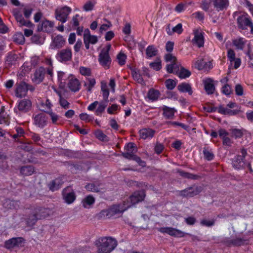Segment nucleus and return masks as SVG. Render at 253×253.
I'll return each mask as SVG.
<instances>
[{"label": "nucleus", "instance_id": "f257e3e1", "mask_svg": "<svg viewBox=\"0 0 253 253\" xmlns=\"http://www.w3.org/2000/svg\"><path fill=\"white\" fill-rule=\"evenodd\" d=\"M117 240L111 237L99 238L95 241V245L98 253H110L117 246Z\"/></svg>", "mask_w": 253, "mask_h": 253}, {"label": "nucleus", "instance_id": "f03ea898", "mask_svg": "<svg viewBox=\"0 0 253 253\" xmlns=\"http://www.w3.org/2000/svg\"><path fill=\"white\" fill-rule=\"evenodd\" d=\"M130 208V204L126 205V202L122 204L115 205L107 210H104L101 211L98 214L100 218H111L112 217H119Z\"/></svg>", "mask_w": 253, "mask_h": 253}, {"label": "nucleus", "instance_id": "7ed1b4c3", "mask_svg": "<svg viewBox=\"0 0 253 253\" xmlns=\"http://www.w3.org/2000/svg\"><path fill=\"white\" fill-rule=\"evenodd\" d=\"M12 13L18 24L19 26H25L29 29H25L24 30V35L26 37H30L33 34V29L34 28V24L29 20H26L24 19L22 10L20 8H16L12 10Z\"/></svg>", "mask_w": 253, "mask_h": 253}, {"label": "nucleus", "instance_id": "20e7f679", "mask_svg": "<svg viewBox=\"0 0 253 253\" xmlns=\"http://www.w3.org/2000/svg\"><path fill=\"white\" fill-rule=\"evenodd\" d=\"M137 149L135 145L133 143H129L125 146V152L122 155L126 159L134 160L140 166H145V163L142 161L139 157L134 155Z\"/></svg>", "mask_w": 253, "mask_h": 253}, {"label": "nucleus", "instance_id": "39448f33", "mask_svg": "<svg viewBox=\"0 0 253 253\" xmlns=\"http://www.w3.org/2000/svg\"><path fill=\"white\" fill-rule=\"evenodd\" d=\"M51 211L49 209L39 208L36 210L35 214L32 215L27 221L29 225H33L38 219H42L46 218L51 214Z\"/></svg>", "mask_w": 253, "mask_h": 253}, {"label": "nucleus", "instance_id": "423d86ee", "mask_svg": "<svg viewBox=\"0 0 253 253\" xmlns=\"http://www.w3.org/2000/svg\"><path fill=\"white\" fill-rule=\"evenodd\" d=\"M71 11L72 9L67 6L58 7L55 9V17L57 20L64 23L67 21Z\"/></svg>", "mask_w": 253, "mask_h": 253}, {"label": "nucleus", "instance_id": "0eeeda50", "mask_svg": "<svg viewBox=\"0 0 253 253\" xmlns=\"http://www.w3.org/2000/svg\"><path fill=\"white\" fill-rule=\"evenodd\" d=\"M110 48V44L107 45L105 48L101 50L99 54V63L105 68H108L111 63V59L108 53Z\"/></svg>", "mask_w": 253, "mask_h": 253}, {"label": "nucleus", "instance_id": "6e6552de", "mask_svg": "<svg viewBox=\"0 0 253 253\" xmlns=\"http://www.w3.org/2000/svg\"><path fill=\"white\" fill-rule=\"evenodd\" d=\"M237 21L238 27L240 29L245 30L250 28L251 34H253V24L248 15H242L240 16L237 19Z\"/></svg>", "mask_w": 253, "mask_h": 253}, {"label": "nucleus", "instance_id": "1a4fd4ad", "mask_svg": "<svg viewBox=\"0 0 253 253\" xmlns=\"http://www.w3.org/2000/svg\"><path fill=\"white\" fill-rule=\"evenodd\" d=\"M145 197L144 191H140L134 192L130 196L126 201H125L126 205L130 204V207L132 206L143 201Z\"/></svg>", "mask_w": 253, "mask_h": 253}, {"label": "nucleus", "instance_id": "9d476101", "mask_svg": "<svg viewBox=\"0 0 253 253\" xmlns=\"http://www.w3.org/2000/svg\"><path fill=\"white\" fill-rule=\"evenodd\" d=\"M31 106L32 103L29 100L22 99L18 102L14 108V111L16 113H26L30 110Z\"/></svg>", "mask_w": 253, "mask_h": 253}, {"label": "nucleus", "instance_id": "9b49d317", "mask_svg": "<svg viewBox=\"0 0 253 253\" xmlns=\"http://www.w3.org/2000/svg\"><path fill=\"white\" fill-rule=\"evenodd\" d=\"M194 38L192 42L194 44L196 45L199 47H201L204 44V32L201 29H197L193 31Z\"/></svg>", "mask_w": 253, "mask_h": 253}, {"label": "nucleus", "instance_id": "f8f14e48", "mask_svg": "<svg viewBox=\"0 0 253 253\" xmlns=\"http://www.w3.org/2000/svg\"><path fill=\"white\" fill-rule=\"evenodd\" d=\"M159 231L163 233H167L170 236L175 237H183L187 233L183 231L172 227H161L159 229Z\"/></svg>", "mask_w": 253, "mask_h": 253}, {"label": "nucleus", "instance_id": "ddd939ff", "mask_svg": "<svg viewBox=\"0 0 253 253\" xmlns=\"http://www.w3.org/2000/svg\"><path fill=\"white\" fill-rule=\"evenodd\" d=\"M72 52L70 48H66L60 51L56 58L60 62H66L72 59Z\"/></svg>", "mask_w": 253, "mask_h": 253}, {"label": "nucleus", "instance_id": "4468645a", "mask_svg": "<svg viewBox=\"0 0 253 253\" xmlns=\"http://www.w3.org/2000/svg\"><path fill=\"white\" fill-rule=\"evenodd\" d=\"M24 245V240L22 238H13L5 242L6 248L11 249L16 247H20Z\"/></svg>", "mask_w": 253, "mask_h": 253}, {"label": "nucleus", "instance_id": "2eb2a0df", "mask_svg": "<svg viewBox=\"0 0 253 253\" xmlns=\"http://www.w3.org/2000/svg\"><path fill=\"white\" fill-rule=\"evenodd\" d=\"M27 84L24 82L16 84L15 94L16 97L21 98L25 96L28 91Z\"/></svg>", "mask_w": 253, "mask_h": 253}, {"label": "nucleus", "instance_id": "dca6fc26", "mask_svg": "<svg viewBox=\"0 0 253 253\" xmlns=\"http://www.w3.org/2000/svg\"><path fill=\"white\" fill-rule=\"evenodd\" d=\"M65 42V39L62 36L57 35L52 37L50 47L52 49L61 48L64 45Z\"/></svg>", "mask_w": 253, "mask_h": 253}, {"label": "nucleus", "instance_id": "f3484780", "mask_svg": "<svg viewBox=\"0 0 253 253\" xmlns=\"http://www.w3.org/2000/svg\"><path fill=\"white\" fill-rule=\"evenodd\" d=\"M34 124L40 128L44 127L47 124V118L42 113H40L34 117Z\"/></svg>", "mask_w": 253, "mask_h": 253}, {"label": "nucleus", "instance_id": "a211bd4d", "mask_svg": "<svg viewBox=\"0 0 253 253\" xmlns=\"http://www.w3.org/2000/svg\"><path fill=\"white\" fill-rule=\"evenodd\" d=\"M68 86L70 89L74 92L79 91L81 86L79 81L72 75L68 77Z\"/></svg>", "mask_w": 253, "mask_h": 253}, {"label": "nucleus", "instance_id": "6ab92c4d", "mask_svg": "<svg viewBox=\"0 0 253 253\" xmlns=\"http://www.w3.org/2000/svg\"><path fill=\"white\" fill-rule=\"evenodd\" d=\"M64 200L68 204L72 203L75 200L76 196L74 192L70 187H67L63 191Z\"/></svg>", "mask_w": 253, "mask_h": 253}, {"label": "nucleus", "instance_id": "aec40b11", "mask_svg": "<svg viewBox=\"0 0 253 253\" xmlns=\"http://www.w3.org/2000/svg\"><path fill=\"white\" fill-rule=\"evenodd\" d=\"M247 40L241 37H237L232 39V45L236 50H242L245 47Z\"/></svg>", "mask_w": 253, "mask_h": 253}, {"label": "nucleus", "instance_id": "412c9836", "mask_svg": "<svg viewBox=\"0 0 253 253\" xmlns=\"http://www.w3.org/2000/svg\"><path fill=\"white\" fill-rule=\"evenodd\" d=\"M194 67L199 70L210 69L212 67L211 62H206L203 59H198L193 63Z\"/></svg>", "mask_w": 253, "mask_h": 253}, {"label": "nucleus", "instance_id": "4be33fe9", "mask_svg": "<svg viewBox=\"0 0 253 253\" xmlns=\"http://www.w3.org/2000/svg\"><path fill=\"white\" fill-rule=\"evenodd\" d=\"M54 23L48 20H42L41 25L39 26L38 30L43 32L50 33L53 31Z\"/></svg>", "mask_w": 253, "mask_h": 253}, {"label": "nucleus", "instance_id": "5701e85b", "mask_svg": "<svg viewBox=\"0 0 253 253\" xmlns=\"http://www.w3.org/2000/svg\"><path fill=\"white\" fill-rule=\"evenodd\" d=\"M217 11L223 10L229 5L228 0H210Z\"/></svg>", "mask_w": 253, "mask_h": 253}, {"label": "nucleus", "instance_id": "b1692460", "mask_svg": "<svg viewBox=\"0 0 253 253\" xmlns=\"http://www.w3.org/2000/svg\"><path fill=\"white\" fill-rule=\"evenodd\" d=\"M44 77V69L41 67L37 70L34 74L32 81L36 84H39L42 82Z\"/></svg>", "mask_w": 253, "mask_h": 253}, {"label": "nucleus", "instance_id": "393cba45", "mask_svg": "<svg viewBox=\"0 0 253 253\" xmlns=\"http://www.w3.org/2000/svg\"><path fill=\"white\" fill-rule=\"evenodd\" d=\"M205 89L208 94H212L215 90L213 81L211 79L208 78L203 81Z\"/></svg>", "mask_w": 253, "mask_h": 253}, {"label": "nucleus", "instance_id": "a878e982", "mask_svg": "<svg viewBox=\"0 0 253 253\" xmlns=\"http://www.w3.org/2000/svg\"><path fill=\"white\" fill-rule=\"evenodd\" d=\"M155 131L150 128H143L139 131V134L141 138L143 139H149L152 138Z\"/></svg>", "mask_w": 253, "mask_h": 253}, {"label": "nucleus", "instance_id": "bb28decb", "mask_svg": "<svg viewBox=\"0 0 253 253\" xmlns=\"http://www.w3.org/2000/svg\"><path fill=\"white\" fill-rule=\"evenodd\" d=\"M84 39L92 44H95L98 41L97 37L96 36L91 35L87 29L84 31Z\"/></svg>", "mask_w": 253, "mask_h": 253}, {"label": "nucleus", "instance_id": "cd10ccee", "mask_svg": "<svg viewBox=\"0 0 253 253\" xmlns=\"http://www.w3.org/2000/svg\"><path fill=\"white\" fill-rule=\"evenodd\" d=\"M233 166L237 169H240L245 167L246 164L243 161V158L241 156H238L235 158L232 162Z\"/></svg>", "mask_w": 253, "mask_h": 253}, {"label": "nucleus", "instance_id": "c85d7f7f", "mask_svg": "<svg viewBox=\"0 0 253 253\" xmlns=\"http://www.w3.org/2000/svg\"><path fill=\"white\" fill-rule=\"evenodd\" d=\"M179 68V64L177 61L172 63H168L166 66L167 71L169 73L177 74Z\"/></svg>", "mask_w": 253, "mask_h": 253}, {"label": "nucleus", "instance_id": "c756f323", "mask_svg": "<svg viewBox=\"0 0 253 253\" xmlns=\"http://www.w3.org/2000/svg\"><path fill=\"white\" fill-rule=\"evenodd\" d=\"M163 110L164 111V115L168 119H172L176 112L174 108H169L166 106L163 107Z\"/></svg>", "mask_w": 253, "mask_h": 253}, {"label": "nucleus", "instance_id": "7c9ffc66", "mask_svg": "<svg viewBox=\"0 0 253 253\" xmlns=\"http://www.w3.org/2000/svg\"><path fill=\"white\" fill-rule=\"evenodd\" d=\"M218 112L224 115H234L237 114L239 110H232L227 108L224 107L222 106H220L219 107Z\"/></svg>", "mask_w": 253, "mask_h": 253}, {"label": "nucleus", "instance_id": "2f4dec72", "mask_svg": "<svg viewBox=\"0 0 253 253\" xmlns=\"http://www.w3.org/2000/svg\"><path fill=\"white\" fill-rule=\"evenodd\" d=\"M95 199L91 196H88L82 201L83 206L84 208L89 209L94 203Z\"/></svg>", "mask_w": 253, "mask_h": 253}, {"label": "nucleus", "instance_id": "473e14b6", "mask_svg": "<svg viewBox=\"0 0 253 253\" xmlns=\"http://www.w3.org/2000/svg\"><path fill=\"white\" fill-rule=\"evenodd\" d=\"M61 179L56 178L49 184L48 187L50 190L54 191L58 189L62 184Z\"/></svg>", "mask_w": 253, "mask_h": 253}, {"label": "nucleus", "instance_id": "72a5a7b5", "mask_svg": "<svg viewBox=\"0 0 253 253\" xmlns=\"http://www.w3.org/2000/svg\"><path fill=\"white\" fill-rule=\"evenodd\" d=\"M158 50L154 45L148 46L146 50V54L148 58H150L157 54Z\"/></svg>", "mask_w": 253, "mask_h": 253}, {"label": "nucleus", "instance_id": "f704fd0d", "mask_svg": "<svg viewBox=\"0 0 253 253\" xmlns=\"http://www.w3.org/2000/svg\"><path fill=\"white\" fill-rule=\"evenodd\" d=\"M178 89L182 92H188L190 95L192 94V90L190 85L187 83H182L178 85Z\"/></svg>", "mask_w": 253, "mask_h": 253}, {"label": "nucleus", "instance_id": "c9c22d12", "mask_svg": "<svg viewBox=\"0 0 253 253\" xmlns=\"http://www.w3.org/2000/svg\"><path fill=\"white\" fill-rule=\"evenodd\" d=\"M95 84L96 81L94 78H87L84 82V86L86 90L88 91H91Z\"/></svg>", "mask_w": 253, "mask_h": 253}, {"label": "nucleus", "instance_id": "e433bc0d", "mask_svg": "<svg viewBox=\"0 0 253 253\" xmlns=\"http://www.w3.org/2000/svg\"><path fill=\"white\" fill-rule=\"evenodd\" d=\"M160 92L154 89H150L148 92V97L152 101L157 100L160 96Z\"/></svg>", "mask_w": 253, "mask_h": 253}, {"label": "nucleus", "instance_id": "4c0bfd02", "mask_svg": "<svg viewBox=\"0 0 253 253\" xmlns=\"http://www.w3.org/2000/svg\"><path fill=\"white\" fill-rule=\"evenodd\" d=\"M34 172V169L32 166L23 167L20 169V173L24 175H31Z\"/></svg>", "mask_w": 253, "mask_h": 253}, {"label": "nucleus", "instance_id": "58836bf2", "mask_svg": "<svg viewBox=\"0 0 253 253\" xmlns=\"http://www.w3.org/2000/svg\"><path fill=\"white\" fill-rule=\"evenodd\" d=\"M179 68L180 69L178 71L177 74L178 75V77L180 78L185 79L186 78L189 77L190 76L191 73L189 71L181 67H180Z\"/></svg>", "mask_w": 253, "mask_h": 253}, {"label": "nucleus", "instance_id": "ea45409f", "mask_svg": "<svg viewBox=\"0 0 253 253\" xmlns=\"http://www.w3.org/2000/svg\"><path fill=\"white\" fill-rule=\"evenodd\" d=\"M13 41L18 44H23L25 42V38L22 33H16L13 37Z\"/></svg>", "mask_w": 253, "mask_h": 253}, {"label": "nucleus", "instance_id": "a19ab883", "mask_svg": "<svg viewBox=\"0 0 253 253\" xmlns=\"http://www.w3.org/2000/svg\"><path fill=\"white\" fill-rule=\"evenodd\" d=\"M196 194L192 188H189L180 191V195L184 197H192Z\"/></svg>", "mask_w": 253, "mask_h": 253}, {"label": "nucleus", "instance_id": "79ce46f5", "mask_svg": "<svg viewBox=\"0 0 253 253\" xmlns=\"http://www.w3.org/2000/svg\"><path fill=\"white\" fill-rule=\"evenodd\" d=\"M99 185L94 183H90L85 186V189L88 191L99 192Z\"/></svg>", "mask_w": 253, "mask_h": 253}, {"label": "nucleus", "instance_id": "37998d69", "mask_svg": "<svg viewBox=\"0 0 253 253\" xmlns=\"http://www.w3.org/2000/svg\"><path fill=\"white\" fill-rule=\"evenodd\" d=\"M47 113L49 115L52 123L55 125L58 124V121L60 118L59 116L55 113L53 112L52 111H47Z\"/></svg>", "mask_w": 253, "mask_h": 253}, {"label": "nucleus", "instance_id": "c03bdc74", "mask_svg": "<svg viewBox=\"0 0 253 253\" xmlns=\"http://www.w3.org/2000/svg\"><path fill=\"white\" fill-rule=\"evenodd\" d=\"M101 88V91L102 92V95H103V98L105 100H107L108 98L109 95V92L108 89H107L106 84L105 83L102 82Z\"/></svg>", "mask_w": 253, "mask_h": 253}, {"label": "nucleus", "instance_id": "a18cd8bd", "mask_svg": "<svg viewBox=\"0 0 253 253\" xmlns=\"http://www.w3.org/2000/svg\"><path fill=\"white\" fill-rule=\"evenodd\" d=\"M95 4V1L94 0H89L84 4L83 9L85 11H90L93 9Z\"/></svg>", "mask_w": 253, "mask_h": 253}, {"label": "nucleus", "instance_id": "49530a36", "mask_svg": "<svg viewBox=\"0 0 253 253\" xmlns=\"http://www.w3.org/2000/svg\"><path fill=\"white\" fill-rule=\"evenodd\" d=\"M165 60L167 64L177 62L176 57L171 53L166 54L165 56Z\"/></svg>", "mask_w": 253, "mask_h": 253}, {"label": "nucleus", "instance_id": "de8ad7c7", "mask_svg": "<svg viewBox=\"0 0 253 253\" xmlns=\"http://www.w3.org/2000/svg\"><path fill=\"white\" fill-rule=\"evenodd\" d=\"M70 75H66L65 73L62 71H59L58 72V79L61 84H64L65 83L66 80L67 78L68 79V77Z\"/></svg>", "mask_w": 253, "mask_h": 253}, {"label": "nucleus", "instance_id": "09e8293b", "mask_svg": "<svg viewBox=\"0 0 253 253\" xmlns=\"http://www.w3.org/2000/svg\"><path fill=\"white\" fill-rule=\"evenodd\" d=\"M126 56L123 52H120L117 55V60L119 65L122 66L126 63Z\"/></svg>", "mask_w": 253, "mask_h": 253}, {"label": "nucleus", "instance_id": "8fccbe9b", "mask_svg": "<svg viewBox=\"0 0 253 253\" xmlns=\"http://www.w3.org/2000/svg\"><path fill=\"white\" fill-rule=\"evenodd\" d=\"M149 65L152 69L156 71H159L162 68L161 61L159 59L154 62L150 63Z\"/></svg>", "mask_w": 253, "mask_h": 253}, {"label": "nucleus", "instance_id": "3c124183", "mask_svg": "<svg viewBox=\"0 0 253 253\" xmlns=\"http://www.w3.org/2000/svg\"><path fill=\"white\" fill-rule=\"evenodd\" d=\"M204 157L208 161L211 160L213 159L214 155L212 152L207 149H204L203 150Z\"/></svg>", "mask_w": 253, "mask_h": 253}, {"label": "nucleus", "instance_id": "603ef678", "mask_svg": "<svg viewBox=\"0 0 253 253\" xmlns=\"http://www.w3.org/2000/svg\"><path fill=\"white\" fill-rule=\"evenodd\" d=\"M227 57L231 62L233 63V61L236 58L235 51L232 49H229L227 51Z\"/></svg>", "mask_w": 253, "mask_h": 253}, {"label": "nucleus", "instance_id": "864d4df0", "mask_svg": "<svg viewBox=\"0 0 253 253\" xmlns=\"http://www.w3.org/2000/svg\"><path fill=\"white\" fill-rule=\"evenodd\" d=\"M165 84H166V87L169 89H173L176 85V82L174 80H171V79L167 80L166 81Z\"/></svg>", "mask_w": 253, "mask_h": 253}, {"label": "nucleus", "instance_id": "5fc2aeb1", "mask_svg": "<svg viewBox=\"0 0 253 253\" xmlns=\"http://www.w3.org/2000/svg\"><path fill=\"white\" fill-rule=\"evenodd\" d=\"M97 106L98 107L96 110V114L99 115L104 111L107 105L105 103L101 102L100 103H98Z\"/></svg>", "mask_w": 253, "mask_h": 253}, {"label": "nucleus", "instance_id": "6e6d98bb", "mask_svg": "<svg viewBox=\"0 0 253 253\" xmlns=\"http://www.w3.org/2000/svg\"><path fill=\"white\" fill-rule=\"evenodd\" d=\"M80 72L83 76H90L91 70L89 68L85 67H81L80 68Z\"/></svg>", "mask_w": 253, "mask_h": 253}, {"label": "nucleus", "instance_id": "4d7b16f0", "mask_svg": "<svg viewBox=\"0 0 253 253\" xmlns=\"http://www.w3.org/2000/svg\"><path fill=\"white\" fill-rule=\"evenodd\" d=\"M222 92L226 95H230L232 92L230 86L227 84H225L222 88Z\"/></svg>", "mask_w": 253, "mask_h": 253}, {"label": "nucleus", "instance_id": "13d9d810", "mask_svg": "<svg viewBox=\"0 0 253 253\" xmlns=\"http://www.w3.org/2000/svg\"><path fill=\"white\" fill-rule=\"evenodd\" d=\"M232 136L235 138H240L243 135V132L241 130L238 129H234L232 130Z\"/></svg>", "mask_w": 253, "mask_h": 253}, {"label": "nucleus", "instance_id": "bf43d9fd", "mask_svg": "<svg viewBox=\"0 0 253 253\" xmlns=\"http://www.w3.org/2000/svg\"><path fill=\"white\" fill-rule=\"evenodd\" d=\"M112 26V24L110 22H107L106 24H103L101 25L99 28V32L102 33L103 32L107 31L109 28Z\"/></svg>", "mask_w": 253, "mask_h": 253}, {"label": "nucleus", "instance_id": "052dcab7", "mask_svg": "<svg viewBox=\"0 0 253 253\" xmlns=\"http://www.w3.org/2000/svg\"><path fill=\"white\" fill-rule=\"evenodd\" d=\"M132 76L134 80H136L138 83L142 84L143 83V80L141 77V76L138 73L136 72H133Z\"/></svg>", "mask_w": 253, "mask_h": 253}, {"label": "nucleus", "instance_id": "680f3d73", "mask_svg": "<svg viewBox=\"0 0 253 253\" xmlns=\"http://www.w3.org/2000/svg\"><path fill=\"white\" fill-rule=\"evenodd\" d=\"M214 221L213 220L203 219L201 221L202 225L208 227L211 226L214 224Z\"/></svg>", "mask_w": 253, "mask_h": 253}, {"label": "nucleus", "instance_id": "e2e57ef3", "mask_svg": "<svg viewBox=\"0 0 253 253\" xmlns=\"http://www.w3.org/2000/svg\"><path fill=\"white\" fill-rule=\"evenodd\" d=\"M119 108V106L117 104H113L107 109V112L110 114H113Z\"/></svg>", "mask_w": 253, "mask_h": 253}, {"label": "nucleus", "instance_id": "0e129e2a", "mask_svg": "<svg viewBox=\"0 0 253 253\" xmlns=\"http://www.w3.org/2000/svg\"><path fill=\"white\" fill-rule=\"evenodd\" d=\"M95 136L101 140H105L106 138V135H105L101 130H97L95 132Z\"/></svg>", "mask_w": 253, "mask_h": 253}, {"label": "nucleus", "instance_id": "69168bd1", "mask_svg": "<svg viewBox=\"0 0 253 253\" xmlns=\"http://www.w3.org/2000/svg\"><path fill=\"white\" fill-rule=\"evenodd\" d=\"M80 15L78 14H76L72 17L71 22L73 26L77 27L79 25Z\"/></svg>", "mask_w": 253, "mask_h": 253}, {"label": "nucleus", "instance_id": "338daca9", "mask_svg": "<svg viewBox=\"0 0 253 253\" xmlns=\"http://www.w3.org/2000/svg\"><path fill=\"white\" fill-rule=\"evenodd\" d=\"M192 15L195 18H196L199 20H203L204 18V13H202V12H200V11H197V12H194L192 14Z\"/></svg>", "mask_w": 253, "mask_h": 253}, {"label": "nucleus", "instance_id": "774afa93", "mask_svg": "<svg viewBox=\"0 0 253 253\" xmlns=\"http://www.w3.org/2000/svg\"><path fill=\"white\" fill-rule=\"evenodd\" d=\"M172 30L174 33L181 34L183 31L182 24L181 23L178 24L175 27L172 28Z\"/></svg>", "mask_w": 253, "mask_h": 253}]
</instances>
